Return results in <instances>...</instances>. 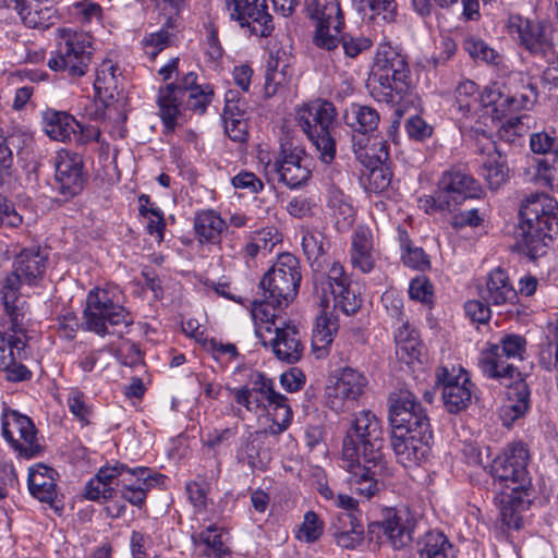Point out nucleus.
Instances as JSON below:
<instances>
[{"label": "nucleus", "mask_w": 558, "mask_h": 558, "mask_svg": "<svg viewBox=\"0 0 558 558\" xmlns=\"http://www.w3.org/2000/svg\"><path fill=\"white\" fill-rule=\"evenodd\" d=\"M380 421L371 411L360 412L347 432L341 450V468L348 472L351 492L365 499L377 495L391 475L383 448Z\"/></svg>", "instance_id": "obj_1"}, {"label": "nucleus", "mask_w": 558, "mask_h": 558, "mask_svg": "<svg viewBox=\"0 0 558 558\" xmlns=\"http://www.w3.org/2000/svg\"><path fill=\"white\" fill-rule=\"evenodd\" d=\"M245 374L246 384L241 387H227L236 404L253 413L266 412L271 421L270 434L280 435L291 424L293 412L286 396L275 390V383L264 373L236 367L234 375Z\"/></svg>", "instance_id": "obj_2"}, {"label": "nucleus", "mask_w": 558, "mask_h": 558, "mask_svg": "<svg viewBox=\"0 0 558 558\" xmlns=\"http://www.w3.org/2000/svg\"><path fill=\"white\" fill-rule=\"evenodd\" d=\"M371 94L381 102L399 104L412 88L408 56L390 43L377 47L371 71Z\"/></svg>", "instance_id": "obj_3"}, {"label": "nucleus", "mask_w": 558, "mask_h": 558, "mask_svg": "<svg viewBox=\"0 0 558 558\" xmlns=\"http://www.w3.org/2000/svg\"><path fill=\"white\" fill-rule=\"evenodd\" d=\"M482 193L481 184L462 167L453 166L444 171L433 195L418 198V207L427 215H449L470 198Z\"/></svg>", "instance_id": "obj_4"}, {"label": "nucleus", "mask_w": 558, "mask_h": 558, "mask_svg": "<svg viewBox=\"0 0 558 558\" xmlns=\"http://www.w3.org/2000/svg\"><path fill=\"white\" fill-rule=\"evenodd\" d=\"M122 303L123 293L118 286L92 289L83 311L84 328L105 337L110 333L109 326H131L133 316Z\"/></svg>", "instance_id": "obj_5"}, {"label": "nucleus", "mask_w": 558, "mask_h": 558, "mask_svg": "<svg viewBox=\"0 0 558 558\" xmlns=\"http://www.w3.org/2000/svg\"><path fill=\"white\" fill-rule=\"evenodd\" d=\"M537 98V86L521 72L511 73L504 86L497 82L487 85L481 94L483 106L490 108L496 120H502L511 112L531 109Z\"/></svg>", "instance_id": "obj_6"}, {"label": "nucleus", "mask_w": 558, "mask_h": 558, "mask_svg": "<svg viewBox=\"0 0 558 558\" xmlns=\"http://www.w3.org/2000/svg\"><path fill=\"white\" fill-rule=\"evenodd\" d=\"M93 59L92 38L88 34L72 28L57 31V49L51 51L47 66L62 72L70 80L87 74Z\"/></svg>", "instance_id": "obj_7"}, {"label": "nucleus", "mask_w": 558, "mask_h": 558, "mask_svg": "<svg viewBox=\"0 0 558 558\" xmlns=\"http://www.w3.org/2000/svg\"><path fill=\"white\" fill-rule=\"evenodd\" d=\"M336 118V108L327 100H314L296 111V123L315 146L318 159L330 163L336 157V142L330 128Z\"/></svg>", "instance_id": "obj_8"}, {"label": "nucleus", "mask_w": 558, "mask_h": 558, "mask_svg": "<svg viewBox=\"0 0 558 558\" xmlns=\"http://www.w3.org/2000/svg\"><path fill=\"white\" fill-rule=\"evenodd\" d=\"M526 351V340L523 336L510 333L504 336L499 343H490L478 357V367L484 376L508 385L513 378L521 376L520 371L502 357L523 360Z\"/></svg>", "instance_id": "obj_9"}, {"label": "nucleus", "mask_w": 558, "mask_h": 558, "mask_svg": "<svg viewBox=\"0 0 558 558\" xmlns=\"http://www.w3.org/2000/svg\"><path fill=\"white\" fill-rule=\"evenodd\" d=\"M301 266L299 259L282 253L276 264L264 275L259 282L263 296L268 298L275 306L286 307L298 295L301 283Z\"/></svg>", "instance_id": "obj_10"}, {"label": "nucleus", "mask_w": 558, "mask_h": 558, "mask_svg": "<svg viewBox=\"0 0 558 558\" xmlns=\"http://www.w3.org/2000/svg\"><path fill=\"white\" fill-rule=\"evenodd\" d=\"M308 16L315 22L314 44L325 50L339 45L344 17L338 0H306Z\"/></svg>", "instance_id": "obj_11"}, {"label": "nucleus", "mask_w": 558, "mask_h": 558, "mask_svg": "<svg viewBox=\"0 0 558 558\" xmlns=\"http://www.w3.org/2000/svg\"><path fill=\"white\" fill-rule=\"evenodd\" d=\"M368 380L365 375L352 367H343L335 375L325 389L326 405L336 413L353 410L364 395Z\"/></svg>", "instance_id": "obj_12"}, {"label": "nucleus", "mask_w": 558, "mask_h": 558, "mask_svg": "<svg viewBox=\"0 0 558 558\" xmlns=\"http://www.w3.org/2000/svg\"><path fill=\"white\" fill-rule=\"evenodd\" d=\"M436 384L441 388L444 407L449 413H460L471 404L474 384L462 366L441 365L437 367Z\"/></svg>", "instance_id": "obj_13"}, {"label": "nucleus", "mask_w": 558, "mask_h": 558, "mask_svg": "<svg viewBox=\"0 0 558 558\" xmlns=\"http://www.w3.org/2000/svg\"><path fill=\"white\" fill-rule=\"evenodd\" d=\"M529 460L527 447L521 441L512 442L493 460L490 474L495 481L506 487H510V484L517 485L512 490L518 492L529 480Z\"/></svg>", "instance_id": "obj_14"}, {"label": "nucleus", "mask_w": 558, "mask_h": 558, "mask_svg": "<svg viewBox=\"0 0 558 558\" xmlns=\"http://www.w3.org/2000/svg\"><path fill=\"white\" fill-rule=\"evenodd\" d=\"M433 438L430 425L391 430L390 446L400 464L411 468L425 461L430 451Z\"/></svg>", "instance_id": "obj_15"}, {"label": "nucleus", "mask_w": 558, "mask_h": 558, "mask_svg": "<svg viewBox=\"0 0 558 558\" xmlns=\"http://www.w3.org/2000/svg\"><path fill=\"white\" fill-rule=\"evenodd\" d=\"M2 435L20 457L31 459L39 454L37 430L33 421L15 410H5L2 415Z\"/></svg>", "instance_id": "obj_16"}, {"label": "nucleus", "mask_w": 558, "mask_h": 558, "mask_svg": "<svg viewBox=\"0 0 558 558\" xmlns=\"http://www.w3.org/2000/svg\"><path fill=\"white\" fill-rule=\"evenodd\" d=\"M231 20L250 35L268 37L275 26L266 0H227Z\"/></svg>", "instance_id": "obj_17"}, {"label": "nucleus", "mask_w": 558, "mask_h": 558, "mask_svg": "<svg viewBox=\"0 0 558 558\" xmlns=\"http://www.w3.org/2000/svg\"><path fill=\"white\" fill-rule=\"evenodd\" d=\"M388 408L391 430L414 426L425 428L430 425L426 410L416 396L408 389L391 392L388 397Z\"/></svg>", "instance_id": "obj_18"}, {"label": "nucleus", "mask_w": 558, "mask_h": 558, "mask_svg": "<svg viewBox=\"0 0 558 558\" xmlns=\"http://www.w3.org/2000/svg\"><path fill=\"white\" fill-rule=\"evenodd\" d=\"M272 168L279 175V181L292 190L303 186L312 177L306 151L292 143L280 145V151Z\"/></svg>", "instance_id": "obj_19"}, {"label": "nucleus", "mask_w": 558, "mask_h": 558, "mask_svg": "<svg viewBox=\"0 0 558 558\" xmlns=\"http://www.w3.org/2000/svg\"><path fill=\"white\" fill-rule=\"evenodd\" d=\"M56 189L63 201L78 195L86 181L83 157L68 149H60L53 160Z\"/></svg>", "instance_id": "obj_20"}, {"label": "nucleus", "mask_w": 558, "mask_h": 558, "mask_svg": "<svg viewBox=\"0 0 558 558\" xmlns=\"http://www.w3.org/2000/svg\"><path fill=\"white\" fill-rule=\"evenodd\" d=\"M508 34L519 40L520 45L531 53H543L551 46L549 35L551 25L547 22L531 21L519 14L508 17Z\"/></svg>", "instance_id": "obj_21"}, {"label": "nucleus", "mask_w": 558, "mask_h": 558, "mask_svg": "<svg viewBox=\"0 0 558 558\" xmlns=\"http://www.w3.org/2000/svg\"><path fill=\"white\" fill-rule=\"evenodd\" d=\"M520 218L527 226L558 231V203L545 193H532L522 202Z\"/></svg>", "instance_id": "obj_22"}, {"label": "nucleus", "mask_w": 558, "mask_h": 558, "mask_svg": "<svg viewBox=\"0 0 558 558\" xmlns=\"http://www.w3.org/2000/svg\"><path fill=\"white\" fill-rule=\"evenodd\" d=\"M23 278L13 269L1 281L0 295L14 333H24L28 304L20 293Z\"/></svg>", "instance_id": "obj_23"}, {"label": "nucleus", "mask_w": 558, "mask_h": 558, "mask_svg": "<svg viewBox=\"0 0 558 558\" xmlns=\"http://www.w3.org/2000/svg\"><path fill=\"white\" fill-rule=\"evenodd\" d=\"M160 477V474L153 473L148 468L131 469L126 465L123 477L120 478L122 498L133 506L142 507L148 492L158 483Z\"/></svg>", "instance_id": "obj_24"}, {"label": "nucleus", "mask_w": 558, "mask_h": 558, "mask_svg": "<svg viewBox=\"0 0 558 558\" xmlns=\"http://www.w3.org/2000/svg\"><path fill=\"white\" fill-rule=\"evenodd\" d=\"M3 4L14 10L29 28H49L56 19L53 0H3Z\"/></svg>", "instance_id": "obj_25"}, {"label": "nucleus", "mask_w": 558, "mask_h": 558, "mask_svg": "<svg viewBox=\"0 0 558 558\" xmlns=\"http://www.w3.org/2000/svg\"><path fill=\"white\" fill-rule=\"evenodd\" d=\"M48 254L39 246L33 245L22 248L13 260V270L17 272L23 281L33 286L40 280L46 271Z\"/></svg>", "instance_id": "obj_26"}, {"label": "nucleus", "mask_w": 558, "mask_h": 558, "mask_svg": "<svg viewBox=\"0 0 558 558\" xmlns=\"http://www.w3.org/2000/svg\"><path fill=\"white\" fill-rule=\"evenodd\" d=\"M517 295L518 291L510 282L508 274L500 267L488 272L485 286L480 289L481 299L487 304L496 306L513 304Z\"/></svg>", "instance_id": "obj_27"}, {"label": "nucleus", "mask_w": 558, "mask_h": 558, "mask_svg": "<svg viewBox=\"0 0 558 558\" xmlns=\"http://www.w3.org/2000/svg\"><path fill=\"white\" fill-rule=\"evenodd\" d=\"M276 336L271 340L272 352L282 362L294 364L299 362L304 352V344L295 325L282 324L274 330Z\"/></svg>", "instance_id": "obj_28"}, {"label": "nucleus", "mask_w": 558, "mask_h": 558, "mask_svg": "<svg viewBox=\"0 0 558 558\" xmlns=\"http://www.w3.org/2000/svg\"><path fill=\"white\" fill-rule=\"evenodd\" d=\"M553 233L544 227L527 226L520 221L517 232L515 247L530 259L535 260L547 253V248L553 241Z\"/></svg>", "instance_id": "obj_29"}, {"label": "nucleus", "mask_w": 558, "mask_h": 558, "mask_svg": "<svg viewBox=\"0 0 558 558\" xmlns=\"http://www.w3.org/2000/svg\"><path fill=\"white\" fill-rule=\"evenodd\" d=\"M270 434V425L267 428L247 432L240 438L236 449V459L246 463L252 470H263L265 466L263 445Z\"/></svg>", "instance_id": "obj_30"}, {"label": "nucleus", "mask_w": 558, "mask_h": 558, "mask_svg": "<svg viewBox=\"0 0 558 558\" xmlns=\"http://www.w3.org/2000/svg\"><path fill=\"white\" fill-rule=\"evenodd\" d=\"M507 401L501 408V417L505 425H510L523 416L530 408V389L525 380L520 376L508 381Z\"/></svg>", "instance_id": "obj_31"}, {"label": "nucleus", "mask_w": 558, "mask_h": 558, "mask_svg": "<svg viewBox=\"0 0 558 558\" xmlns=\"http://www.w3.org/2000/svg\"><path fill=\"white\" fill-rule=\"evenodd\" d=\"M338 546L354 549L364 541V527L354 512L340 513L330 527Z\"/></svg>", "instance_id": "obj_32"}, {"label": "nucleus", "mask_w": 558, "mask_h": 558, "mask_svg": "<svg viewBox=\"0 0 558 558\" xmlns=\"http://www.w3.org/2000/svg\"><path fill=\"white\" fill-rule=\"evenodd\" d=\"M57 472L43 463L29 469L28 489L33 497L41 502L52 505L57 497Z\"/></svg>", "instance_id": "obj_33"}, {"label": "nucleus", "mask_w": 558, "mask_h": 558, "mask_svg": "<svg viewBox=\"0 0 558 558\" xmlns=\"http://www.w3.org/2000/svg\"><path fill=\"white\" fill-rule=\"evenodd\" d=\"M185 96L181 89L174 84L170 83L159 88L157 104L161 121L167 131H174L177 126V119L184 110Z\"/></svg>", "instance_id": "obj_34"}, {"label": "nucleus", "mask_w": 558, "mask_h": 558, "mask_svg": "<svg viewBox=\"0 0 558 558\" xmlns=\"http://www.w3.org/2000/svg\"><path fill=\"white\" fill-rule=\"evenodd\" d=\"M351 286V279L345 272L343 266L335 262L328 269L326 275H318L314 277V291L319 294V305L322 307H329L330 299L328 293L337 292Z\"/></svg>", "instance_id": "obj_35"}, {"label": "nucleus", "mask_w": 558, "mask_h": 558, "mask_svg": "<svg viewBox=\"0 0 558 558\" xmlns=\"http://www.w3.org/2000/svg\"><path fill=\"white\" fill-rule=\"evenodd\" d=\"M195 238L201 244L220 243L221 233L227 229L226 221L213 210H199L194 217Z\"/></svg>", "instance_id": "obj_36"}, {"label": "nucleus", "mask_w": 558, "mask_h": 558, "mask_svg": "<svg viewBox=\"0 0 558 558\" xmlns=\"http://www.w3.org/2000/svg\"><path fill=\"white\" fill-rule=\"evenodd\" d=\"M351 264L363 274L371 272L375 267V253L372 234L366 229H359L352 235Z\"/></svg>", "instance_id": "obj_37"}, {"label": "nucleus", "mask_w": 558, "mask_h": 558, "mask_svg": "<svg viewBox=\"0 0 558 558\" xmlns=\"http://www.w3.org/2000/svg\"><path fill=\"white\" fill-rule=\"evenodd\" d=\"M43 125L46 134L54 141L66 142L76 133L78 122L65 111L48 109L43 113Z\"/></svg>", "instance_id": "obj_38"}, {"label": "nucleus", "mask_w": 558, "mask_h": 558, "mask_svg": "<svg viewBox=\"0 0 558 558\" xmlns=\"http://www.w3.org/2000/svg\"><path fill=\"white\" fill-rule=\"evenodd\" d=\"M327 308L323 307L322 314L316 318L312 333V347L318 357L327 353V349L332 343L339 328L338 319L332 313H328Z\"/></svg>", "instance_id": "obj_39"}, {"label": "nucleus", "mask_w": 558, "mask_h": 558, "mask_svg": "<svg viewBox=\"0 0 558 558\" xmlns=\"http://www.w3.org/2000/svg\"><path fill=\"white\" fill-rule=\"evenodd\" d=\"M282 241V235L276 227H265L250 232L245 236V245L242 248L244 258L253 259L262 251L270 252Z\"/></svg>", "instance_id": "obj_40"}, {"label": "nucleus", "mask_w": 558, "mask_h": 558, "mask_svg": "<svg viewBox=\"0 0 558 558\" xmlns=\"http://www.w3.org/2000/svg\"><path fill=\"white\" fill-rule=\"evenodd\" d=\"M418 558H456L450 539L440 531H429L417 543Z\"/></svg>", "instance_id": "obj_41"}, {"label": "nucleus", "mask_w": 558, "mask_h": 558, "mask_svg": "<svg viewBox=\"0 0 558 558\" xmlns=\"http://www.w3.org/2000/svg\"><path fill=\"white\" fill-rule=\"evenodd\" d=\"M344 122L360 134L366 135L377 129L379 113L369 106L352 104L345 109Z\"/></svg>", "instance_id": "obj_42"}, {"label": "nucleus", "mask_w": 558, "mask_h": 558, "mask_svg": "<svg viewBox=\"0 0 558 558\" xmlns=\"http://www.w3.org/2000/svg\"><path fill=\"white\" fill-rule=\"evenodd\" d=\"M379 529L395 548H402L412 541L413 530L402 522L396 510L389 509Z\"/></svg>", "instance_id": "obj_43"}, {"label": "nucleus", "mask_w": 558, "mask_h": 558, "mask_svg": "<svg viewBox=\"0 0 558 558\" xmlns=\"http://www.w3.org/2000/svg\"><path fill=\"white\" fill-rule=\"evenodd\" d=\"M489 145L494 148V153L488 154L487 160L483 162L478 173L492 190H497L507 181L509 169L506 160L495 150V144L490 143Z\"/></svg>", "instance_id": "obj_44"}, {"label": "nucleus", "mask_w": 558, "mask_h": 558, "mask_svg": "<svg viewBox=\"0 0 558 558\" xmlns=\"http://www.w3.org/2000/svg\"><path fill=\"white\" fill-rule=\"evenodd\" d=\"M538 362L549 372H558V318L548 323L544 341L539 344Z\"/></svg>", "instance_id": "obj_45"}, {"label": "nucleus", "mask_w": 558, "mask_h": 558, "mask_svg": "<svg viewBox=\"0 0 558 558\" xmlns=\"http://www.w3.org/2000/svg\"><path fill=\"white\" fill-rule=\"evenodd\" d=\"M355 10L374 20L380 16L385 22H395L398 14V5L395 0H352Z\"/></svg>", "instance_id": "obj_46"}, {"label": "nucleus", "mask_w": 558, "mask_h": 558, "mask_svg": "<svg viewBox=\"0 0 558 558\" xmlns=\"http://www.w3.org/2000/svg\"><path fill=\"white\" fill-rule=\"evenodd\" d=\"M302 233V248L307 260L312 267H320V259L329 248L326 235L318 229H306Z\"/></svg>", "instance_id": "obj_47"}, {"label": "nucleus", "mask_w": 558, "mask_h": 558, "mask_svg": "<svg viewBox=\"0 0 558 558\" xmlns=\"http://www.w3.org/2000/svg\"><path fill=\"white\" fill-rule=\"evenodd\" d=\"M118 66L111 60H105L96 70L94 89L98 96L113 98L114 93H119L120 80L117 74Z\"/></svg>", "instance_id": "obj_48"}, {"label": "nucleus", "mask_w": 558, "mask_h": 558, "mask_svg": "<svg viewBox=\"0 0 558 558\" xmlns=\"http://www.w3.org/2000/svg\"><path fill=\"white\" fill-rule=\"evenodd\" d=\"M476 93L477 86L473 81H461L454 89L452 110L460 113L462 118L469 117L477 102Z\"/></svg>", "instance_id": "obj_49"}, {"label": "nucleus", "mask_w": 558, "mask_h": 558, "mask_svg": "<svg viewBox=\"0 0 558 558\" xmlns=\"http://www.w3.org/2000/svg\"><path fill=\"white\" fill-rule=\"evenodd\" d=\"M17 335L0 332V369L8 368L13 360H21L25 354L26 342Z\"/></svg>", "instance_id": "obj_50"}, {"label": "nucleus", "mask_w": 558, "mask_h": 558, "mask_svg": "<svg viewBox=\"0 0 558 558\" xmlns=\"http://www.w3.org/2000/svg\"><path fill=\"white\" fill-rule=\"evenodd\" d=\"M280 308L281 307L270 303L268 298L263 296L260 300L253 301L251 313L254 322L256 324H264V328L270 332L272 328L276 330V327H280V325L277 324V312Z\"/></svg>", "instance_id": "obj_51"}, {"label": "nucleus", "mask_w": 558, "mask_h": 558, "mask_svg": "<svg viewBox=\"0 0 558 558\" xmlns=\"http://www.w3.org/2000/svg\"><path fill=\"white\" fill-rule=\"evenodd\" d=\"M192 541L195 545H205L217 556V558L225 557L229 554L228 548L225 546L221 539V529H219L216 524H210L198 534H193Z\"/></svg>", "instance_id": "obj_52"}, {"label": "nucleus", "mask_w": 558, "mask_h": 558, "mask_svg": "<svg viewBox=\"0 0 558 558\" xmlns=\"http://www.w3.org/2000/svg\"><path fill=\"white\" fill-rule=\"evenodd\" d=\"M214 88L209 84L194 87L186 93L184 98V110H191L203 114L214 98Z\"/></svg>", "instance_id": "obj_53"}, {"label": "nucleus", "mask_w": 558, "mask_h": 558, "mask_svg": "<svg viewBox=\"0 0 558 558\" xmlns=\"http://www.w3.org/2000/svg\"><path fill=\"white\" fill-rule=\"evenodd\" d=\"M530 147L534 154L543 155V158L551 154H558V138L554 130L535 132L530 136Z\"/></svg>", "instance_id": "obj_54"}, {"label": "nucleus", "mask_w": 558, "mask_h": 558, "mask_svg": "<svg viewBox=\"0 0 558 558\" xmlns=\"http://www.w3.org/2000/svg\"><path fill=\"white\" fill-rule=\"evenodd\" d=\"M333 302V310L347 316L355 314L362 306V299L351 289V286L328 294Z\"/></svg>", "instance_id": "obj_55"}, {"label": "nucleus", "mask_w": 558, "mask_h": 558, "mask_svg": "<svg viewBox=\"0 0 558 558\" xmlns=\"http://www.w3.org/2000/svg\"><path fill=\"white\" fill-rule=\"evenodd\" d=\"M203 348L222 366H227L239 356L235 344L223 343L216 338L205 339Z\"/></svg>", "instance_id": "obj_56"}, {"label": "nucleus", "mask_w": 558, "mask_h": 558, "mask_svg": "<svg viewBox=\"0 0 558 558\" xmlns=\"http://www.w3.org/2000/svg\"><path fill=\"white\" fill-rule=\"evenodd\" d=\"M536 179L551 190H558V154L537 161Z\"/></svg>", "instance_id": "obj_57"}, {"label": "nucleus", "mask_w": 558, "mask_h": 558, "mask_svg": "<svg viewBox=\"0 0 558 558\" xmlns=\"http://www.w3.org/2000/svg\"><path fill=\"white\" fill-rule=\"evenodd\" d=\"M324 532V522L314 511H307L299 529L296 537L306 543L316 542Z\"/></svg>", "instance_id": "obj_58"}, {"label": "nucleus", "mask_w": 558, "mask_h": 558, "mask_svg": "<svg viewBox=\"0 0 558 558\" xmlns=\"http://www.w3.org/2000/svg\"><path fill=\"white\" fill-rule=\"evenodd\" d=\"M125 469L126 464L117 461L113 464H106L101 466L96 473L98 478L110 490L112 498L117 493V488L120 487V478L123 477V472Z\"/></svg>", "instance_id": "obj_59"}, {"label": "nucleus", "mask_w": 558, "mask_h": 558, "mask_svg": "<svg viewBox=\"0 0 558 558\" xmlns=\"http://www.w3.org/2000/svg\"><path fill=\"white\" fill-rule=\"evenodd\" d=\"M125 469L126 464L117 461L113 464H106L101 466L96 473L98 478L110 490L112 498L117 493V488L120 487V478L123 477V472Z\"/></svg>", "instance_id": "obj_60"}, {"label": "nucleus", "mask_w": 558, "mask_h": 558, "mask_svg": "<svg viewBox=\"0 0 558 558\" xmlns=\"http://www.w3.org/2000/svg\"><path fill=\"white\" fill-rule=\"evenodd\" d=\"M522 501L515 498H509V500H502L500 509V519L502 524L510 530H520L523 526V517L520 511Z\"/></svg>", "instance_id": "obj_61"}, {"label": "nucleus", "mask_w": 558, "mask_h": 558, "mask_svg": "<svg viewBox=\"0 0 558 558\" xmlns=\"http://www.w3.org/2000/svg\"><path fill=\"white\" fill-rule=\"evenodd\" d=\"M465 51L475 60H482L487 63H496L498 53L482 39L469 38L464 40Z\"/></svg>", "instance_id": "obj_62"}, {"label": "nucleus", "mask_w": 558, "mask_h": 558, "mask_svg": "<svg viewBox=\"0 0 558 558\" xmlns=\"http://www.w3.org/2000/svg\"><path fill=\"white\" fill-rule=\"evenodd\" d=\"M70 412L83 424L89 423L90 407L86 403L85 395L78 389H72L68 397Z\"/></svg>", "instance_id": "obj_63"}, {"label": "nucleus", "mask_w": 558, "mask_h": 558, "mask_svg": "<svg viewBox=\"0 0 558 558\" xmlns=\"http://www.w3.org/2000/svg\"><path fill=\"white\" fill-rule=\"evenodd\" d=\"M344 53L349 58H356L363 51L371 49L373 41L366 36H354L350 33H344L339 38Z\"/></svg>", "instance_id": "obj_64"}]
</instances>
